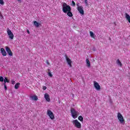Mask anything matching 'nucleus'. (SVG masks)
Returning a JSON list of instances; mask_svg holds the SVG:
<instances>
[{
    "instance_id": "obj_1",
    "label": "nucleus",
    "mask_w": 130,
    "mask_h": 130,
    "mask_svg": "<svg viewBox=\"0 0 130 130\" xmlns=\"http://www.w3.org/2000/svg\"><path fill=\"white\" fill-rule=\"evenodd\" d=\"M62 10L63 13L67 14V13H68V12H69V11H72V8H71V6L68 5L67 3H64L62 5Z\"/></svg>"
},
{
    "instance_id": "obj_2",
    "label": "nucleus",
    "mask_w": 130,
    "mask_h": 130,
    "mask_svg": "<svg viewBox=\"0 0 130 130\" xmlns=\"http://www.w3.org/2000/svg\"><path fill=\"white\" fill-rule=\"evenodd\" d=\"M71 112L72 114V116L74 119L77 118L78 117V112L76 111V110L74 108L71 109Z\"/></svg>"
},
{
    "instance_id": "obj_3",
    "label": "nucleus",
    "mask_w": 130,
    "mask_h": 130,
    "mask_svg": "<svg viewBox=\"0 0 130 130\" xmlns=\"http://www.w3.org/2000/svg\"><path fill=\"white\" fill-rule=\"evenodd\" d=\"M73 123L77 128H81V127H82L81 123H80L78 120H74L73 121Z\"/></svg>"
},
{
    "instance_id": "obj_4",
    "label": "nucleus",
    "mask_w": 130,
    "mask_h": 130,
    "mask_svg": "<svg viewBox=\"0 0 130 130\" xmlns=\"http://www.w3.org/2000/svg\"><path fill=\"white\" fill-rule=\"evenodd\" d=\"M117 117L120 123H124V119L123 118V116H122V115H121L120 113L119 112L117 113Z\"/></svg>"
},
{
    "instance_id": "obj_5",
    "label": "nucleus",
    "mask_w": 130,
    "mask_h": 130,
    "mask_svg": "<svg viewBox=\"0 0 130 130\" xmlns=\"http://www.w3.org/2000/svg\"><path fill=\"white\" fill-rule=\"evenodd\" d=\"M47 114L52 120L54 119V115L50 110H47Z\"/></svg>"
},
{
    "instance_id": "obj_6",
    "label": "nucleus",
    "mask_w": 130,
    "mask_h": 130,
    "mask_svg": "<svg viewBox=\"0 0 130 130\" xmlns=\"http://www.w3.org/2000/svg\"><path fill=\"white\" fill-rule=\"evenodd\" d=\"M7 34L10 39H14V34H13V32H12V31L10 29V28L7 29Z\"/></svg>"
},
{
    "instance_id": "obj_7",
    "label": "nucleus",
    "mask_w": 130,
    "mask_h": 130,
    "mask_svg": "<svg viewBox=\"0 0 130 130\" xmlns=\"http://www.w3.org/2000/svg\"><path fill=\"white\" fill-rule=\"evenodd\" d=\"M93 85L94 88L96 89V90H97V91H100V90H101V87L99 85V83H98L97 82L95 81H93Z\"/></svg>"
},
{
    "instance_id": "obj_8",
    "label": "nucleus",
    "mask_w": 130,
    "mask_h": 130,
    "mask_svg": "<svg viewBox=\"0 0 130 130\" xmlns=\"http://www.w3.org/2000/svg\"><path fill=\"white\" fill-rule=\"evenodd\" d=\"M6 50L8 53L9 56H13V52H12V50H11V49H10V47L6 46L5 47Z\"/></svg>"
},
{
    "instance_id": "obj_9",
    "label": "nucleus",
    "mask_w": 130,
    "mask_h": 130,
    "mask_svg": "<svg viewBox=\"0 0 130 130\" xmlns=\"http://www.w3.org/2000/svg\"><path fill=\"white\" fill-rule=\"evenodd\" d=\"M65 57L68 64L70 67V68H72V67H73V66L72 65V60L68 58V55H65Z\"/></svg>"
},
{
    "instance_id": "obj_10",
    "label": "nucleus",
    "mask_w": 130,
    "mask_h": 130,
    "mask_svg": "<svg viewBox=\"0 0 130 130\" xmlns=\"http://www.w3.org/2000/svg\"><path fill=\"white\" fill-rule=\"evenodd\" d=\"M83 6H80V7H77V10L78 11V12L80 13V14H81V15H84V9Z\"/></svg>"
},
{
    "instance_id": "obj_11",
    "label": "nucleus",
    "mask_w": 130,
    "mask_h": 130,
    "mask_svg": "<svg viewBox=\"0 0 130 130\" xmlns=\"http://www.w3.org/2000/svg\"><path fill=\"white\" fill-rule=\"evenodd\" d=\"M44 98L46 99L47 102H50V97L49 96V94H48V93H45Z\"/></svg>"
},
{
    "instance_id": "obj_12",
    "label": "nucleus",
    "mask_w": 130,
    "mask_h": 130,
    "mask_svg": "<svg viewBox=\"0 0 130 130\" xmlns=\"http://www.w3.org/2000/svg\"><path fill=\"white\" fill-rule=\"evenodd\" d=\"M1 51L3 56H7V52H6V50H5V49H4V48H2L1 49Z\"/></svg>"
},
{
    "instance_id": "obj_13",
    "label": "nucleus",
    "mask_w": 130,
    "mask_h": 130,
    "mask_svg": "<svg viewBox=\"0 0 130 130\" xmlns=\"http://www.w3.org/2000/svg\"><path fill=\"white\" fill-rule=\"evenodd\" d=\"M30 98L32 99V100H34V101H37L38 100V97L37 95H33L30 96Z\"/></svg>"
},
{
    "instance_id": "obj_14",
    "label": "nucleus",
    "mask_w": 130,
    "mask_h": 130,
    "mask_svg": "<svg viewBox=\"0 0 130 130\" xmlns=\"http://www.w3.org/2000/svg\"><path fill=\"white\" fill-rule=\"evenodd\" d=\"M34 24L35 26H36V27H37V28H38V27H39V26H40V25H41V23H38L36 21H34Z\"/></svg>"
},
{
    "instance_id": "obj_15",
    "label": "nucleus",
    "mask_w": 130,
    "mask_h": 130,
    "mask_svg": "<svg viewBox=\"0 0 130 130\" xmlns=\"http://www.w3.org/2000/svg\"><path fill=\"white\" fill-rule=\"evenodd\" d=\"M86 66H87L88 68H91V63H90L89 59H86Z\"/></svg>"
},
{
    "instance_id": "obj_16",
    "label": "nucleus",
    "mask_w": 130,
    "mask_h": 130,
    "mask_svg": "<svg viewBox=\"0 0 130 130\" xmlns=\"http://www.w3.org/2000/svg\"><path fill=\"white\" fill-rule=\"evenodd\" d=\"M116 63L117 64H118V66H119V67H122V63H121V62L120 61V60H119V59H118L116 61Z\"/></svg>"
},
{
    "instance_id": "obj_17",
    "label": "nucleus",
    "mask_w": 130,
    "mask_h": 130,
    "mask_svg": "<svg viewBox=\"0 0 130 130\" xmlns=\"http://www.w3.org/2000/svg\"><path fill=\"white\" fill-rule=\"evenodd\" d=\"M71 11L72 10H69V11L67 12L68 16L70 17H73V13H72Z\"/></svg>"
},
{
    "instance_id": "obj_18",
    "label": "nucleus",
    "mask_w": 130,
    "mask_h": 130,
    "mask_svg": "<svg viewBox=\"0 0 130 130\" xmlns=\"http://www.w3.org/2000/svg\"><path fill=\"white\" fill-rule=\"evenodd\" d=\"M125 18L127 20L128 22L130 23V16L127 13H125Z\"/></svg>"
},
{
    "instance_id": "obj_19",
    "label": "nucleus",
    "mask_w": 130,
    "mask_h": 130,
    "mask_svg": "<svg viewBox=\"0 0 130 130\" xmlns=\"http://www.w3.org/2000/svg\"><path fill=\"white\" fill-rule=\"evenodd\" d=\"M89 34H90V37H91V38L95 39V34H94V33H93L92 31H90Z\"/></svg>"
},
{
    "instance_id": "obj_20",
    "label": "nucleus",
    "mask_w": 130,
    "mask_h": 130,
    "mask_svg": "<svg viewBox=\"0 0 130 130\" xmlns=\"http://www.w3.org/2000/svg\"><path fill=\"white\" fill-rule=\"evenodd\" d=\"M4 84H7V83H10V80H8L7 77H5V78L4 79Z\"/></svg>"
},
{
    "instance_id": "obj_21",
    "label": "nucleus",
    "mask_w": 130,
    "mask_h": 130,
    "mask_svg": "<svg viewBox=\"0 0 130 130\" xmlns=\"http://www.w3.org/2000/svg\"><path fill=\"white\" fill-rule=\"evenodd\" d=\"M19 86H20V83H17L15 84L14 88H15V89H19Z\"/></svg>"
},
{
    "instance_id": "obj_22",
    "label": "nucleus",
    "mask_w": 130,
    "mask_h": 130,
    "mask_svg": "<svg viewBox=\"0 0 130 130\" xmlns=\"http://www.w3.org/2000/svg\"><path fill=\"white\" fill-rule=\"evenodd\" d=\"M78 119L80 120V121H84V118H83V116H79L78 117Z\"/></svg>"
},
{
    "instance_id": "obj_23",
    "label": "nucleus",
    "mask_w": 130,
    "mask_h": 130,
    "mask_svg": "<svg viewBox=\"0 0 130 130\" xmlns=\"http://www.w3.org/2000/svg\"><path fill=\"white\" fill-rule=\"evenodd\" d=\"M4 86L5 91H7V90H8V88L7 87V84L4 83Z\"/></svg>"
},
{
    "instance_id": "obj_24",
    "label": "nucleus",
    "mask_w": 130,
    "mask_h": 130,
    "mask_svg": "<svg viewBox=\"0 0 130 130\" xmlns=\"http://www.w3.org/2000/svg\"><path fill=\"white\" fill-rule=\"evenodd\" d=\"M48 75L49 77H50V78H52V74H51V72H49L48 73Z\"/></svg>"
},
{
    "instance_id": "obj_25",
    "label": "nucleus",
    "mask_w": 130,
    "mask_h": 130,
    "mask_svg": "<svg viewBox=\"0 0 130 130\" xmlns=\"http://www.w3.org/2000/svg\"><path fill=\"white\" fill-rule=\"evenodd\" d=\"M84 4L86 7H88V6H89V5L88 4V1H85Z\"/></svg>"
},
{
    "instance_id": "obj_26",
    "label": "nucleus",
    "mask_w": 130,
    "mask_h": 130,
    "mask_svg": "<svg viewBox=\"0 0 130 130\" xmlns=\"http://www.w3.org/2000/svg\"><path fill=\"white\" fill-rule=\"evenodd\" d=\"M0 4L4 5L5 4V3L4 2V0H0Z\"/></svg>"
},
{
    "instance_id": "obj_27",
    "label": "nucleus",
    "mask_w": 130,
    "mask_h": 130,
    "mask_svg": "<svg viewBox=\"0 0 130 130\" xmlns=\"http://www.w3.org/2000/svg\"><path fill=\"white\" fill-rule=\"evenodd\" d=\"M0 82H4V77L0 76Z\"/></svg>"
},
{
    "instance_id": "obj_28",
    "label": "nucleus",
    "mask_w": 130,
    "mask_h": 130,
    "mask_svg": "<svg viewBox=\"0 0 130 130\" xmlns=\"http://www.w3.org/2000/svg\"><path fill=\"white\" fill-rule=\"evenodd\" d=\"M72 4H73V7L76 6V3H75V2L74 1H72Z\"/></svg>"
},
{
    "instance_id": "obj_29",
    "label": "nucleus",
    "mask_w": 130,
    "mask_h": 130,
    "mask_svg": "<svg viewBox=\"0 0 130 130\" xmlns=\"http://www.w3.org/2000/svg\"><path fill=\"white\" fill-rule=\"evenodd\" d=\"M11 83L12 85H15V84H16V82L14 80L11 81Z\"/></svg>"
},
{
    "instance_id": "obj_30",
    "label": "nucleus",
    "mask_w": 130,
    "mask_h": 130,
    "mask_svg": "<svg viewBox=\"0 0 130 130\" xmlns=\"http://www.w3.org/2000/svg\"><path fill=\"white\" fill-rule=\"evenodd\" d=\"M4 17V16H3V15L2 14V13L0 14V19H3V18Z\"/></svg>"
},
{
    "instance_id": "obj_31",
    "label": "nucleus",
    "mask_w": 130,
    "mask_h": 130,
    "mask_svg": "<svg viewBox=\"0 0 130 130\" xmlns=\"http://www.w3.org/2000/svg\"><path fill=\"white\" fill-rule=\"evenodd\" d=\"M79 5H80V3H78L76 4V6H77V7H78V8H79V7H80Z\"/></svg>"
},
{
    "instance_id": "obj_32",
    "label": "nucleus",
    "mask_w": 130,
    "mask_h": 130,
    "mask_svg": "<svg viewBox=\"0 0 130 130\" xmlns=\"http://www.w3.org/2000/svg\"><path fill=\"white\" fill-rule=\"evenodd\" d=\"M17 2H18L19 4H21L22 3V0H17Z\"/></svg>"
},
{
    "instance_id": "obj_33",
    "label": "nucleus",
    "mask_w": 130,
    "mask_h": 130,
    "mask_svg": "<svg viewBox=\"0 0 130 130\" xmlns=\"http://www.w3.org/2000/svg\"><path fill=\"white\" fill-rule=\"evenodd\" d=\"M46 89H47V87H46V86H43V89L45 90Z\"/></svg>"
},
{
    "instance_id": "obj_34",
    "label": "nucleus",
    "mask_w": 130,
    "mask_h": 130,
    "mask_svg": "<svg viewBox=\"0 0 130 130\" xmlns=\"http://www.w3.org/2000/svg\"><path fill=\"white\" fill-rule=\"evenodd\" d=\"M46 63H47V64H48V65L50 64L49 62H48V61H46Z\"/></svg>"
},
{
    "instance_id": "obj_35",
    "label": "nucleus",
    "mask_w": 130,
    "mask_h": 130,
    "mask_svg": "<svg viewBox=\"0 0 130 130\" xmlns=\"http://www.w3.org/2000/svg\"><path fill=\"white\" fill-rule=\"evenodd\" d=\"M27 33H28V34H30V31H29L28 29H27Z\"/></svg>"
},
{
    "instance_id": "obj_36",
    "label": "nucleus",
    "mask_w": 130,
    "mask_h": 130,
    "mask_svg": "<svg viewBox=\"0 0 130 130\" xmlns=\"http://www.w3.org/2000/svg\"><path fill=\"white\" fill-rule=\"evenodd\" d=\"M48 72H49V71H50V70H49V69H48Z\"/></svg>"
},
{
    "instance_id": "obj_37",
    "label": "nucleus",
    "mask_w": 130,
    "mask_h": 130,
    "mask_svg": "<svg viewBox=\"0 0 130 130\" xmlns=\"http://www.w3.org/2000/svg\"><path fill=\"white\" fill-rule=\"evenodd\" d=\"M1 14H2V12H1V11H0V15H1Z\"/></svg>"
},
{
    "instance_id": "obj_38",
    "label": "nucleus",
    "mask_w": 130,
    "mask_h": 130,
    "mask_svg": "<svg viewBox=\"0 0 130 130\" xmlns=\"http://www.w3.org/2000/svg\"><path fill=\"white\" fill-rule=\"evenodd\" d=\"M3 130H6V129H3Z\"/></svg>"
},
{
    "instance_id": "obj_39",
    "label": "nucleus",
    "mask_w": 130,
    "mask_h": 130,
    "mask_svg": "<svg viewBox=\"0 0 130 130\" xmlns=\"http://www.w3.org/2000/svg\"><path fill=\"white\" fill-rule=\"evenodd\" d=\"M85 1H88V0H85Z\"/></svg>"
}]
</instances>
